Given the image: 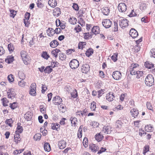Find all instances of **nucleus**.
Masks as SVG:
<instances>
[{
    "label": "nucleus",
    "mask_w": 155,
    "mask_h": 155,
    "mask_svg": "<svg viewBox=\"0 0 155 155\" xmlns=\"http://www.w3.org/2000/svg\"><path fill=\"white\" fill-rule=\"evenodd\" d=\"M154 78L151 74L148 75L146 77L145 82L146 84L149 86H151L154 84Z\"/></svg>",
    "instance_id": "obj_1"
},
{
    "label": "nucleus",
    "mask_w": 155,
    "mask_h": 155,
    "mask_svg": "<svg viewBox=\"0 0 155 155\" xmlns=\"http://www.w3.org/2000/svg\"><path fill=\"white\" fill-rule=\"evenodd\" d=\"M129 21L125 18H121L119 20L120 26L122 28H125L128 26Z\"/></svg>",
    "instance_id": "obj_2"
},
{
    "label": "nucleus",
    "mask_w": 155,
    "mask_h": 155,
    "mask_svg": "<svg viewBox=\"0 0 155 155\" xmlns=\"http://www.w3.org/2000/svg\"><path fill=\"white\" fill-rule=\"evenodd\" d=\"M79 65V62L76 59L72 60L70 63V67L72 69H75L77 68Z\"/></svg>",
    "instance_id": "obj_3"
},
{
    "label": "nucleus",
    "mask_w": 155,
    "mask_h": 155,
    "mask_svg": "<svg viewBox=\"0 0 155 155\" xmlns=\"http://www.w3.org/2000/svg\"><path fill=\"white\" fill-rule=\"evenodd\" d=\"M130 74L132 75H136V78H139L142 76L143 71H142L132 70L130 71Z\"/></svg>",
    "instance_id": "obj_4"
},
{
    "label": "nucleus",
    "mask_w": 155,
    "mask_h": 155,
    "mask_svg": "<svg viewBox=\"0 0 155 155\" xmlns=\"http://www.w3.org/2000/svg\"><path fill=\"white\" fill-rule=\"evenodd\" d=\"M112 77L115 80H119L121 78V73L119 71H115L113 72L112 74Z\"/></svg>",
    "instance_id": "obj_5"
},
{
    "label": "nucleus",
    "mask_w": 155,
    "mask_h": 155,
    "mask_svg": "<svg viewBox=\"0 0 155 155\" xmlns=\"http://www.w3.org/2000/svg\"><path fill=\"white\" fill-rule=\"evenodd\" d=\"M102 24L105 28H109L111 26L112 22L110 19H104L103 20Z\"/></svg>",
    "instance_id": "obj_6"
},
{
    "label": "nucleus",
    "mask_w": 155,
    "mask_h": 155,
    "mask_svg": "<svg viewBox=\"0 0 155 155\" xmlns=\"http://www.w3.org/2000/svg\"><path fill=\"white\" fill-rule=\"evenodd\" d=\"M52 101L55 105H60L62 102V99L58 96H56L54 97Z\"/></svg>",
    "instance_id": "obj_7"
},
{
    "label": "nucleus",
    "mask_w": 155,
    "mask_h": 155,
    "mask_svg": "<svg viewBox=\"0 0 155 155\" xmlns=\"http://www.w3.org/2000/svg\"><path fill=\"white\" fill-rule=\"evenodd\" d=\"M90 67L87 64H84L81 68V70L83 73L86 74L90 71Z\"/></svg>",
    "instance_id": "obj_8"
},
{
    "label": "nucleus",
    "mask_w": 155,
    "mask_h": 155,
    "mask_svg": "<svg viewBox=\"0 0 155 155\" xmlns=\"http://www.w3.org/2000/svg\"><path fill=\"white\" fill-rule=\"evenodd\" d=\"M118 8L121 12H124L127 9V6L124 3H120L119 4Z\"/></svg>",
    "instance_id": "obj_9"
},
{
    "label": "nucleus",
    "mask_w": 155,
    "mask_h": 155,
    "mask_svg": "<svg viewBox=\"0 0 155 155\" xmlns=\"http://www.w3.org/2000/svg\"><path fill=\"white\" fill-rule=\"evenodd\" d=\"M129 34L133 38H136L138 35L137 31L134 28H132L129 32Z\"/></svg>",
    "instance_id": "obj_10"
},
{
    "label": "nucleus",
    "mask_w": 155,
    "mask_h": 155,
    "mask_svg": "<svg viewBox=\"0 0 155 155\" xmlns=\"http://www.w3.org/2000/svg\"><path fill=\"white\" fill-rule=\"evenodd\" d=\"M114 97L115 96L112 92L108 93L106 96V100L109 102L112 101L114 100Z\"/></svg>",
    "instance_id": "obj_11"
},
{
    "label": "nucleus",
    "mask_w": 155,
    "mask_h": 155,
    "mask_svg": "<svg viewBox=\"0 0 155 155\" xmlns=\"http://www.w3.org/2000/svg\"><path fill=\"white\" fill-rule=\"evenodd\" d=\"M8 97L9 98L13 99L15 96V92L13 91V89H11L8 90L7 92Z\"/></svg>",
    "instance_id": "obj_12"
},
{
    "label": "nucleus",
    "mask_w": 155,
    "mask_h": 155,
    "mask_svg": "<svg viewBox=\"0 0 155 155\" xmlns=\"http://www.w3.org/2000/svg\"><path fill=\"white\" fill-rule=\"evenodd\" d=\"M130 112L132 116L134 117V118L136 117L139 114L138 110L134 108L131 109Z\"/></svg>",
    "instance_id": "obj_13"
},
{
    "label": "nucleus",
    "mask_w": 155,
    "mask_h": 155,
    "mask_svg": "<svg viewBox=\"0 0 155 155\" xmlns=\"http://www.w3.org/2000/svg\"><path fill=\"white\" fill-rule=\"evenodd\" d=\"M66 142L63 140L59 141L58 146L60 149H62L64 148L66 146Z\"/></svg>",
    "instance_id": "obj_14"
},
{
    "label": "nucleus",
    "mask_w": 155,
    "mask_h": 155,
    "mask_svg": "<svg viewBox=\"0 0 155 155\" xmlns=\"http://www.w3.org/2000/svg\"><path fill=\"white\" fill-rule=\"evenodd\" d=\"M60 125L57 123H53L51 124V127L53 130L58 131L60 130Z\"/></svg>",
    "instance_id": "obj_15"
},
{
    "label": "nucleus",
    "mask_w": 155,
    "mask_h": 155,
    "mask_svg": "<svg viewBox=\"0 0 155 155\" xmlns=\"http://www.w3.org/2000/svg\"><path fill=\"white\" fill-rule=\"evenodd\" d=\"M103 130L105 133L110 134L112 131V128L109 126H105L103 128Z\"/></svg>",
    "instance_id": "obj_16"
},
{
    "label": "nucleus",
    "mask_w": 155,
    "mask_h": 155,
    "mask_svg": "<svg viewBox=\"0 0 155 155\" xmlns=\"http://www.w3.org/2000/svg\"><path fill=\"white\" fill-rule=\"evenodd\" d=\"M46 32L48 36L51 37L54 35L55 31H54V30L53 29L50 28L47 30Z\"/></svg>",
    "instance_id": "obj_17"
},
{
    "label": "nucleus",
    "mask_w": 155,
    "mask_h": 155,
    "mask_svg": "<svg viewBox=\"0 0 155 155\" xmlns=\"http://www.w3.org/2000/svg\"><path fill=\"white\" fill-rule=\"evenodd\" d=\"M61 13L60 9L59 8H56L53 10V14L55 16L58 17Z\"/></svg>",
    "instance_id": "obj_18"
},
{
    "label": "nucleus",
    "mask_w": 155,
    "mask_h": 155,
    "mask_svg": "<svg viewBox=\"0 0 155 155\" xmlns=\"http://www.w3.org/2000/svg\"><path fill=\"white\" fill-rule=\"evenodd\" d=\"M101 10L102 13L105 15H107L110 12L109 8L108 7L103 8L101 9Z\"/></svg>",
    "instance_id": "obj_19"
},
{
    "label": "nucleus",
    "mask_w": 155,
    "mask_h": 155,
    "mask_svg": "<svg viewBox=\"0 0 155 155\" xmlns=\"http://www.w3.org/2000/svg\"><path fill=\"white\" fill-rule=\"evenodd\" d=\"M24 117L27 121H29L32 118V115L31 112H28L24 115Z\"/></svg>",
    "instance_id": "obj_20"
},
{
    "label": "nucleus",
    "mask_w": 155,
    "mask_h": 155,
    "mask_svg": "<svg viewBox=\"0 0 155 155\" xmlns=\"http://www.w3.org/2000/svg\"><path fill=\"white\" fill-rule=\"evenodd\" d=\"M144 66L146 68L149 69L154 67V64L149 61H147L144 63Z\"/></svg>",
    "instance_id": "obj_21"
},
{
    "label": "nucleus",
    "mask_w": 155,
    "mask_h": 155,
    "mask_svg": "<svg viewBox=\"0 0 155 155\" xmlns=\"http://www.w3.org/2000/svg\"><path fill=\"white\" fill-rule=\"evenodd\" d=\"M58 42L56 40H54L51 41L50 43V46L52 48H55L58 45Z\"/></svg>",
    "instance_id": "obj_22"
},
{
    "label": "nucleus",
    "mask_w": 155,
    "mask_h": 155,
    "mask_svg": "<svg viewBox=\"0 0 155 155\" xmlns=\"http://www.w3.org/2000/svg\"><path fill=\"white\" fill-rule=\"evenodd\" d=\"M48 4L51 7L54 8L57 5V1L56 0H49Z\"/></svg>",
    "instance_id": "obj_23"
},
{
    "label": "nucleus",
    "mask_w": 155,
    "mask_h": 155,
    "mask_svg": "<svg viewBox=\"0 0 155 155\" xmlns=\"http://www.w3.org/2000/svg\"><path fill=\"white\" fill-rule=\"evenodd\" d=\"M14 60V57L11 56H8L5 59V61L8 64H10Z\"/></svg>",
    "instance_id": "obj_24"
},
{
    "label": "nucleus",
    "mask_w": 155,
    "mask_h": 155,
    "mask_svg": "<svg viewBox=\"0 0 155 155\" xmlns=\"http://www.w3.org/2000/svg\"><path fill=\"white\" fill-rule=\"evenodd\" d=\"M96 140L98 141H101L103 138L104 136L100 133L97 134L95 136Z\"/></svg>",
    "instance_id": "obj_25"
},
{
    "label": "nucleus",
    "mask_w": 155,
    "mask_h": 155,
    "mask_svg": "<svg viewBox=\"0 0 155 155\" xmlns=\"http://www.w3.org/2000/svg\"><path fill=\"white\" fill-rule=\"evenodd\" d=\"M51 66H47L44 70V73L45 74H50L53 70V69L51 68Z\"/></svg>",
    "instance_id": "obj_26"
},
{
    "label": "nucleus",
    "mask_w": 155,
    "mask_h": 155,
    "mask_svg": "<svg viewBox=\"0 0 155 155\" xmlns=\"http://www.w3.org/2000/svg\"><path fill=\"white\" fill-rule=\"evenodd\" d=\"M92 32L93 34L96 35L99 33L98 26H94L92 28Z\"/></svg>",
    "instance_id": "obj_27"
},
{
    "label": "nucleus",
    "mask_w": 155,
    "mask_h": 155,
    "mask_svg": "<svg viewBox=\"0 0 155 155\" xmlns=\"http://www.w3.org/2000/svg\"><path fill=\"white\" fill-rule=\"evenodd\" d=\"M44 148L45 151L49 152L51 150L50 144L48 143H45L44 145Z\"/></svg>",
    "instance_id": "obj_28"
},
{
    "label": "nucleus",
    "mask_w": 155,
    "mask_h": 155,
    "mask_svg": "<svg viewBox=\"0 0 155 155\" xmlns=\"http://www.w3.org/2000/svg\"><path fill=\"white\" fill-rule=\"evenodd\" d=\"M24 64L26 65H28L30 63V58L28 55L24 59H22Z\"/></svg>",
    "instance_id": "obj_29"
},
{
    "label": "nucleus",
    "mask_w": 155,
    "mask_h": 155,
    "mask_svg": "<svg viewBox=\"0 0 155 155\" xmlns=\"http://www.w3.org/2000/svg\"><path fill=\"white\" fill-rule=\"evenodd\" d=\"M94 53V51L93 49L91 48H89L87 50L85 54L88 57L90 56Z\"/></svg>",
    "instance_id": "obj_30"
},
{
    "label": "nucleus",
    "mask_w": 155,
    "mask_h": 155,
    "mask_svg": "<svg viewBox=\"0 0 155 155\" xmlns=\"http://www.w3.org/2000/svg\"><path fill=\"white\" fill-rule=\"evenodd\" d=\"M145 130L147 132L152 131L153 130V127L151 124L147 125L145 127Z\"/></svg>",
    "instance_id": "obj_31"
},
{
    "label": "nucleus",
    "mask_w": 155,
    "mask_h": 155,
    "mask_svg": "<svg viewBox=\"0 0 155 155\" xmlns=\"http://www.w3.org/2000/svg\"><path fill=\"white\" fill-rule=\"evenodd\" d=\"M20 135L19 134L15 133L14 136V139L15 142L17 143L20 141L21 138L20 137Z\"/></svg>",
    "instance_id": "obj_32"
},
{
    "label": "nucleus",
    "mask_w": 155,
    "mask_h": 155,
    "mask_svg": "<svg viewBox=\"0 0 155 155\" xmlns=\"http://www.w3.org/2000/svg\"><path fill=\"white\" fill-rule=\"evenodd\" d=\"M90 148L93 152H96L98 148L95 144H93L90 146Z\"/></svg>",
    "instance_id": "obj_33"
},
{
    "label": "nucleus",
    "mask_w": 155,
    "mask_h": 155,
    "mask_svg": "<svg viewBox=\"0 0 155 155\" xmlns=\"http://www.w3.org/2000/svg\"><path fill=\"white\" fill-rule=\"evenodd\" d=\"M86 113V110L85 109L83 111H78L76 112V114L77 116H83L84 115H85Z\"/></svg>",
    "instance_id": "obj_34"
},
{
    "label": "nucleus",
    "mask_w": 155,
    "mask_h": 155,
    "mask_svg": "<svg viewBox=\"0 0 155 155\" xmlns=\"http://www.w3.org/2000/svg\"><path fill=\"white\" fill-rule=\"evenodd\" d=\"M83 126L82 125H81L80 127L79 128L78 130V137L79 138H81L82 136V132Z\"/></svg>",
    "instance_id": "obj_35"
},
{
    "label": "nucleus",
    "mask_w": 155,
    "mask_h": 155,
    "mask_svg": "<svg viewBox=\"0 0 155 155\" xmlns=\"http://www.w3.org/2000/svg\"><path fill=\"white\" fill-rule=\"evenodd\" d=\"M41 135L40 133H38L36 134L34 136V140L35 141L39 140L41 138Z\"/></svg>",
    "instance_id": "obj_36"
},
{
    "label": "nucleus",
    "mask_w": 155,
    "mask_h": 155,
    "mask_svg": "<svg viewBox=\"0 0 155 155\" xmlns=\"http://www.w3.org/2000/svg\"><path fill=\"white\" fill-rule=\"evenodd\" d=\"M77 21V19L75 18L74 17L70 18L69 20V22L72 25H74L75 24H76V21Z\"/></svg>",
    "instance_id": "obj_37"
},
{
    "label": "nucleus",
    "mask_w": 155,
    "mask_h": 155,
    "mask_svg": "<svg viewBox=\"0 0 155 155\" xmlns=\"http://www.w3.org/2000/svg\"><path fill=\"white\" fill-rule=\"evenodd\" d=\"M139 66V65L137 64H131V66L129 68V71L130 73V71L131 70H134V71L136 70L135 68H137Z\"/></svg>",
    "instance_id": "obj_38"
},
{
    "label": "nucleus",
    "mask_w": 155,
    "mask_h": 155,
    "mask_svg": "<svg viewBox=\"0 0 155 155\" xmlns=\"http://www.w3.org/2000/svg\"><path fill=\"white\" fill-rule=\"evenodd\" d=\"M2 101L3 103V105L4 106H8L7 103H9V101L6 98L4 97L2 99Z\"/></svg>",
    "instance_id": "obj_39"
},
{
    "label": "nucleus",
    "mask_w": 155,
    "mask_h": 155,
    "mask_svg": "<svg viewBox=\"0 0 155 155\" xmlns=\"http://www.w3.org/2000/svg\"><path fill=\"white\" fill-rule=\"evenodd\" d=\"M23 131V129L22 127L20 126H18L17 127L15 133L19 134L22 133Z\"/></svg>",
    "instance_id": "obj_40"
},
{
    "label": "nucleus",
    "mask_w": 155,
    "mask_h": 155,
    "mask_svg": "<svg viewBox=\"0 0 155 155\" xmlns=\"http://www.w3.org/2000/svg\"><path fill=\"white\" fill-rule=\"evenodd\" d=\"M20 54L22 59H24L28 55H27V52L23 50H22L21 51Z\"/></svg>",
    "instance_id": "obj_41"
},
{
    "label": "nucleus",
    "mask_w": 155,
    "mask_h": 155,
    "mask_svg": "<svg viewBox=\"0 0 155 155\" xmlns=\"http://www.w3.org/2000/svg\"><path fill=\"white\" fill-rule=\"evenodd\" d=\"M85 42H80L78 44V48L79 49H82L84 47V46L86 45Z\"/></svg>",
    "instance_id": "obj_42"
},
{
    "label": "nucleus",
    "mask_w": 155,
    "mask_h": 155,
    "mask_svg": "<svg viewBox=\"0 0 155 155\" xmlns=\"http://www.w3.org/2000/svg\"><path fill=\"white\" fill-rule=\"evenodd\" d=\"M41 56L44 59H48L50 56L47 53V52L46 51H43L42 52Z\"/></svg>",
    "instance_id": "obj_43"
},
{
    "label": "nucleus",
    "mask_w": 155,
    "mask_h": 155,
    "mask_svg": "<svg viewBox=\"0 0 155 155\" xmlns=\"http://www.w3.org/2000/svg\"><path fill=\"white\" fill-rule=\"evenodd\" d=\"M96 108V103L94 101L91 103L90 108L92 110L95 111Z\"/></svg>",
    "instance_id": "obj_44"
},
{
    "label": "nucleus",
    "mask_w": 155,
    "mask_h": 155,
    "mask_svg": "<svg viewBox=\"0 0 155 155\" xmlns=\"http://www.w3.org/2000/svg\"><path fill=\"white\" fill-rule=\"evenodd\" d=\"M9 105V107L12 110H14L16 108L17 106L16 102H14L12 103H10Z\"/></svg>",
    "instance_id": "obj_45"
},
{
    "label": "nucleus",
    "mask_w": 155,
    "mask_h": 155,
    "mask_svg": "<svg viewBox=\"0 0 155 155\" xmlns=\"http://www.w3.org/2000/svg\"><path fill=\"white\" fill-rule=\"evenodd\" d=\"M71 97L74 98H76L78 96V93L77 90L75 89L74 90L72 93H71Z\"/></svg>",
    "instance_id": "obj_46"
},
{
    "label": "nucleus",
    "mask_w": 155,
    "mask_h": 155,
    "mask_svg": "<svg viewBox=\"0 0 155 155\" xmlns=\"http://www.w3.org/2000/svg\"><path fill=\"white\" fill-rule=\"evenodd\" d=\"M122 122L119 120H117L115 126L116 128H120L122 127Z\"/></svg>",
    "instance_id": "obj_47"
},
{
    "label": "nucleus",
    "mask_w": 155,
    "mask_h": 155,
    "mask_svg": "<svg viewBox=\"0 0 155 155\" xmlns=\"http://www.w3.org/2000/svg\"><path fill=\"white\" fill-rule=\"evenodd\" d=\"M70 120L72 124H74V125H75L76 124V122L77 121V119L75 117H71L70 118Z\"/></svg>",
    "instance_id": "obj_48"
},
{
    "label": "nucleus",
    "mask_w": 155,
    "mask_h": 155,
    "mask_svg": "<svg viewBox=\"0 0 155 155\" xmlns=\"http://www.w3.org/2000/svg\"><path fill=\"white\" fill-rule=\"evenodd\" d=\"M117 54L115 53L111 57L112 60L114 62L117 60Z\"/></svg>",
    "instance_id": "obj_49"
},
{
    "label": "nucleus",
    "mask_w": 155,
    "mask_h": 155,
    "mask_svg": "<svg viewBox=\"0 0 155 155\" xmlns=\"http://www.w3.org/2000/svg\"><path fill=\"white\" fill-rule=\"evenodd\" d=\"M13 122V120L12 119L7 120L5 121V123L11 127L12 126V124Z\"/></svg>",
    "instance_id": "obj_50"
},
{
    "label": "nucleus",
    "mask_w": 155,
    "mask_h": 155,
    "mask_svg": "<svg viewBox=\"0 0 155 155\" xmlns=\"http://www.w3.org/2000/svg\"><path fill=\"white\" fill-rule=\"evenodd\" d=\"M37 6L38 8H41L44 5L42 4L41 0H38L37 2Z\"/></svg>",
    "instance_id": "obj_51"
},
{
    "label": "nucleus",
    "mask_w": 155,
    "mask_h": 155,
    "mask_svg": "<svg viewBox=\"0 0 155 155\" xmlns=\"http://www.w3.org/2000/svg\"><path fill=\"white\" fill-rule=\"evenodd\" d=\"M74 30L76 31V32L78 33L81 31L82 29L81 26L78 25L75 27Z\"/></svg>",
    "instance_id": "obj_52"
},
{
    "label": "nucleus",
    "mask_w": 155,
    "mask_h": 155,
    "mask_svg": "<svg viewBox=\"0 0 155 155\" xmlns=\"http://www.w3.org/2000/svg\"><path fill=\"white\" fill-rule=\"evenodd\" d=\"M8 48L9 51L11 52L13 51L14 49V47L13 46L12 44L10 43L8 45Z\"/></svg>",
    "instance_id": "obj_53"
},
{
    "label": "nucleus",
    "mask_w": 155,
    "mask_h": 155,
    "mask_svg": "<svg viewBox=\"0 0 155 155\" xmlns=\"http://www.w3.org/2000/svg\"><path fill=\"white\" fill-rule=\"evenodd\" d=\"M16 12L14 10H10V16L14 18L16 15Z\"/></svg>",
    "instance_id": "obj_54"
},
{
    "label": "nucleus",
    "mask_w": 155,
    "mask_h": 155,
    "mask_svg": "<svg viewBox=\"0 0 155 155\" xmlns=\"http://www.w3.org/2000/svg\"><path fill=\"white\" fill-rule=\"evenodd\" d=\"M8 79L9 81L10 82H12L14 81L13 75L12 74L8 75Z\"/></svg>",
    "instance_id": "obj_55"
},
{
    "label": "nucleus",
    "mask_w": 155,
    "mask_h": 155,
    "mask_svg": "<svg viewBox=\"0 0 155 155\" xmlns=\"http://www.w3.org/2000/svg\"><path fill=\"white\" fill-rule=\"evenodd\" d=\"M47 89V87L45 84H42V90L41 92L44 94Z\"/></svg>",
    "instance_id": "obj_56"
},
{
    "label": "nucleus",
    "mask_w": 155,
    "mask_h": 155,
    "mask_svg": "<svg viewBox=\"0 0 155 155\" xmlns=\"http://www.w3.org/2000/svg\"><path fill=\"white\" fill-rule=\"evenodd\" d=\"M150 55L151 57L155 58V48L151 49L150 51Z\"/></svg>",
    "instance_id": "obj_57"
},
{
    "label": "nucleus",
    "mask_w": 155,
    "mask_h": 155,
    "mask_svg": "<svg viewBox=\"0 0 155 155\" xmlns=\"http://www.w3.org/2000/svg\"><path fill=\"white\" fill-rule=\"evenodd\" d=\"M147 108L149 110H153V107L151 103L149 102H147L146 103Z\"/></svg>",
    "instance_id": "obj_58"
},
{
    "label": "nucleus",
    "mask_w": 155,
    "mask_h": 155,
    "mask_svg": "<svg viewBox=\"0 0 155 155\" xmlns=\"http://www.w3.org/2000/svg\"><path fill=\"white\" fill-rule=\"evenodd\" d=\"M40 109L41 112L42 114H45L46 113V108L44 107L43 105H41L40 107Z\"/></svg>",
    "instance_id": "obj_59"
},
{
    "label": "nucleus",
    "mask_w": 155,
    "mask_h": 155,
    "mask_svg": "<svg viewBox=\"0 0 155 155\" xmlns=\"http://www.w3.org/2000/svg\"><path fill=\"white\" fill-rule=\"evenodd\" d=\"M72 7L76 11H78L79 10V8L77 3H73Z\"/></svg>",
    "instance_id": "obj_60"
},
{
    "label": "nucleus",
    "mask_w": 155,
    "mask_h": 155,
    "mask_svg": "<svg viewBox=\"0 0 155 155\" xmlns=\"http://www.w3.org/2000/svg\"><path fill=\"white\" fill-rule=\"evenodd\" d=\"M59 64V63L57 62H52L51 63V68H54L55 67H57Z\"/></svg>",
    "instance_id": "obj_61"
},
{
    "label": "nucleus",
    "mask_w": 155,
    "mask_h": 155,
    "mask_svg": "<svg viewBox=\"0 0 155 155\" xmlns=\"http://www.w3.org/2000/svg\"><path fill=\"white\" fill-rule=\"evenodd\" d=\"M59 58L60 60L63 61L66 58V55L64 54H60L59 56Z\"/></svg>",
    "instance_id": "obj_62"
},
{
    "label": "nucleus",
    "mask_w": 155,
    "mask_h": 155,
    "mask_svg": "<svg viewBox=\"0 0 155 155\" xmlns=\"http://www.w3.org/2000/svg\"><path fill=\"white\" fill-rule=\"evenodd\" d=\"M25 82L23 80L19 81L18 82V85L21 87H23L25 85Z\"/></svg>",
    "instance_id": "obj_63"
},
{
    "label": "nucleus",
    "mask_w": 155,
    "mask_h": 155,
    "mask_svg": "<svg viewBox=\"0 0 155 155\" xmlns=\"http://www.w3.org/2000/svg\"><path fill=\"white\" fill-rule=\"evenodd\" d=\"M75 50L74 49H70L66 51V54H72L73 52H75Z\"/></svg>",
    "instance_id": "obj_64"
}]
</instances>
